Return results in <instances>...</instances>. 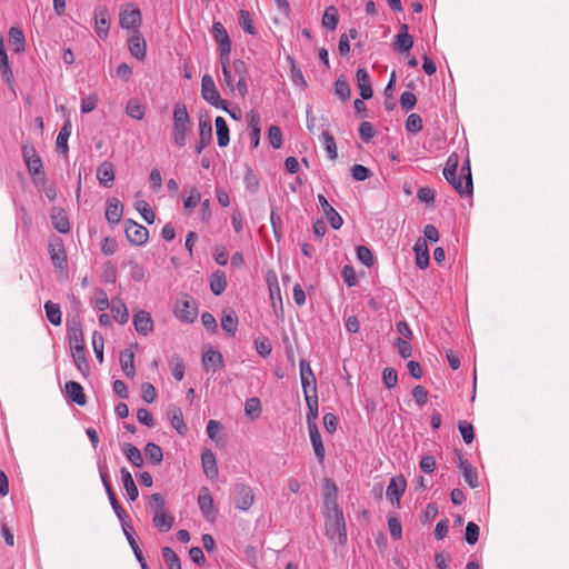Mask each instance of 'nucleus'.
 Returning a JSON list of instances; mask_svg holds the SVG:
<instances>
[{
	"label": "nucleus",
	"instance_id": "nucleus-1",
	"mask_svg": "<svg viewBox=\"0 0 569 569\" xmlns=\"http://www.w3.org/2000/svg\"><path fill=\"white\" fill-rule=\"evenodd\" d=\"M458 156L452 153L448 157L443 168V177L449 184L460 194V197L472 196L473 182L471 174L470 160L467 158L460 168V176L457 177Z\"/></svg>",
	"mask_w": 569,
	"mask_h": 569
},
{
	"label": "nucleus",
	"instance_id": "nucleus-2",
	"mask_svg": "<svg viewBox=\"0 0 569 569\" xmlns=\"http://www.w3.org/2000/svg\"><path fill=\"white\" fill-rule=\"evenodd\" d=\"M326 536L333 542L347 543L346 521L342 509L328 510L325 513Z\"/></svg>",
	"mask_w": 569,
	"mask_h": 569
},
{
	"label": "nucleus",
	"instance_id": "nucleus-3",
	"mask_svg": "<svg viewBox=\"0 0 569 569\" xmlns=\"http://www.w3.org/2000/svg\"><path fill=\"white\" fill-rule=\"evenodd\" d=\"M173 141L178 147L186 146L187 134L191 131L192 122L184 104L176 103L173 108Z\"/></svg>",
	"mask_w": 569,
	"mask_h": 569
},
{
	"label": "nucleus",
	"instance_id": "nucleus-4",
	"mask_svg": "<svg viewBox=\"0 0 569 569\" xmlns=\"http://www.w3.org/2000/svg\"><path fill=\"white\" fill-rule=\"evenodd\" d=\"M201 97L212 107L228 111L227 101L221 98L210 74H204L201 79Z\"/></svg>",
	"mask_w": 569,
	"mask_h": 569
},
{
	"label": "nucleus",
	"instance_id": "nucleus-5",
	"mask_svg": "<svg viewBox=\"0 0 569 569\" xmlns=\"http://www.w3.org/2000/svg\"><path fill=\"white\" fill-rule=\"evenodd\" d=\"M142 22L141 11L132 3L123 6L119 13V23L122 29L139 30Z\"/></svg>",
	"mask_w": 569,
	"mask_h": 569
},
{
	"label": "nucleus",
	"instance_id": "nucleus-6",
	"mask_svg": "<svg viewBox=\"0 0 569 569\" xmlns=\"http://www.w3.org/2000/svg\"><path fill=\"white\" fill-rule=\"evenodd\" d=\"M21 151L28 172L31 176L33 183L38 184L37 176L42 173L43 170L42 160L37 153L34 147L31 144H23Z\"/></svg>",
	"mask_w": 569,
	"mask_h": 569
},
{
	"label": "nucleus",
	"instance_id": "nucleus-7",
	"mask_svg": "<svg viewBox=\"0 0 569 569\" xmlns=\"http://www.w3.org/2000/svg\"><path fill=\"white\" fill-rule=\"evenodd\" d=\"M174 315L181 322L191 323L196 320L198 309L189 295H184L177 300Z\"/></svg>",
	"mask_w": 569,
	"mask_h": 569
},
{
	"label": "nucleus",
	"instance_id": "nucleus-8",
	"mask_svg": "<svg viewBox=\"0 0 569 569\" xmlns=\"http://www.w3.org/2000/svg\"><path fill=\"white\" fill-rule=\"evenodd\" d=\"M49 253L54 268L66 270L68 267L67 253L63 241L60 237L53 236L49 239Z\"/></svg>",
	"mask_w": 569,
	"mask_h": 569
},
{
	"label": "nucleus",
	"instance_id": "nucleus-9",
	"mask_svg": "<svg viewBox=\"0 0 569 569\" xmlns=\"http://www.w3.org/2000/svg\"><path fill=\"white\" fill-rule=\"evenodd\" d=\"M124 233L128 241L134 246L144 244L149 238L148 229L131 219H128L124 222Z\"/></svg>",
	"mask_w": 569,
	"mask_h": 569
},
{
	"label": "nucleus",
	"instance_id": "nucleus-10",
	"mask_svg": "<svg viewBox=\"0 0 569 569\" xmlns=\"http://www.w3.org/2000/svg\"><path fill=\"white\" fill-rule=\"evenodd\" d=\"M254 501V493L250 486L238 483L234 487V506L237 509L247 511Z\"/></svg>",
	"mask_w": 569,
	"mask_h": 569
},
{
	"label": "nucleus",
	"instance_id": "nucleus-11",
	"mask_svg": "<svg viewBox=\"0 0 569 569\" xmlns=\"http://www.w3.org/2000/svg\"><path fill=\"white\" fill-rule=\"evenodd\" d=\"M212 141V126L211 120L208 116H201L199 118V140L194 146V151L200 154L203 149L209 146Z\"/></svg>",
	"mask_w": 569,
	"mask_h": 569
},
{
	"label": "nucleus",
	"instance_id": "nucleus-12",
	"mask_svg": "<svg viewBox=\"0 0 569 569\" xmlns=\"http://www.w3.org/2000/svg\"><path fill=\"white\" fill-rule=\"evenodd\" d=\"M94 31L100 39H106L109 36L110 29V14L104 6H99L94 9Z\"/></svg>",
	"mask_w": 569,
	"mask_h": 569
},
{
	"label": "nucleus",
	"instance_id": "nucleus-13",
	"mask_svg": "<svg viewBox=\"0 0 569 569\" xmlns=\"http://www.w3.org/2000/svg\"><path fill=\"white\" fill-rule=\"evenodd\" d=\"M67 336L69 339V345H70L71 351L78 350V348H80V349L86 348L80 320L72 319V321H68Z\"/></svg>",
	"mask_w": 569,
	"mask_h": 569
},
{
	"label": "nucleus",
	"instance_id": "nucleus-14",
	"mask_svg": "<svg viewBox=\"0 0 569 569\" xmlns=\"http://www.w3.org/2000/svg\"><path fill=\"white\" fill-rule=\"evenodd\" d=\"M127 42L132 57L138 60H143L146 58L147 44L139 30H134V32L129 36Z\"/></svg>",
	"mask_w": 569,
	"mask_h": 569
},
{
	"label": "nucleus",
	"instance_id": "nucleus-15",
	"mask_svg": "<svg viewBox=\"0 0 569 569\" xmlns=\"http://www.w3.org/2000/svg\"><path fill=\"white\" fill-rule=\"evenodd\" d=\"M406 486H407V482H406V479L400 476V477H392L388 487H387V490H386V497L387 499L391 502V503H397L399 505L400 503V499L402 497V495L405 493V490H406Z\"/></svg>",
	"mask_w": 569,
	"mask_h": 569
},
{
	"label": "nucleus",
	"instance_id": "nucleus-16",
	"mask_svg": "<svg viewBox=\"0 0 569 569\" xmlns=\"http://www.w3.org/2000/svg\"><path fill=\"white\" fill-rule=\"evenodd\" d=\"M318 202L327 217L332 229L338 230L341 228L343 220L336 209L328 202L323 194H318Z\"/></svg>",
	"mask_w": 569,
	"mask_h": 569
},
{
	"label": "nucleus",
	"instance_id": "nucleus-17",
	"mask_svg": "<svg viewBox=\"0 0 569 569\" xmlns=\"http://www.w3.org/2000/svg\"><path fill=\"white\" fill-rule=\"evenodd\" d=\"M456 456L459 460L458 465L462 471L466 483L472 489L477 488L479 486V482L476 468H473L467 459L462 458L460 451L456 450Z\"/></svg>",
	"mask_w": 569,
	"mask_h": 569
},
{
	"label": "nucleus",
	"instance_id": "nucleus-18",
	"mask_svg": "<svg viewBox=\"0 0 569 569\" xmlns=\"http://www.w3.org/2000/svg\"><path fill=\"white\" fill-rule=\"evenodd\" d=\"M132 321L139 335L147 336L153 330V320L150 313L144 310L134 312Z\"/></svg>",
	"mask_w": 569,
	"mask_h": 569
},
{
	"label": "nucleus",
	"instance_id": "nucleus-19",
	"mask_svg": "<svg viewBox=\"0 0 569 569\" xmlns=\"http://www.w3.org/2000/svg\"><path fill=\"white\" fill-rule=\"evenodd\" d=\"M123 213V204L118 198H109L106 202V219L109 224L114 226L120 222Z\"/></svg>",
	"mask_w": 569,
	"mask_h": 569
},
{
	"label": "nucleus",
	"instance_id": "nucleus-20",
	"mask_svg": "<svg viewBox=\"0 0 569 569\" xmlns=\"http://www.w3.org/2000/svg\"><path fill=\"white\" fill-rule=\"evenodd\" d=\"M71 131H72V123H71V120L70 119H67L58 136H57V140H56V150L59 154H62L64 157L68 156V152H69V146H68V140L71 136Z\"/></svg>",
	"mask_w": 569,
	"mask_h": 569
},
{
	"label": "nucleus",
	"instance_id": "nucleus-21",
	"mask_svg": "<svg viewBox=\"0 0 569 569\" xmlns=\"http://www.w3.org/2000/svg\"><path fill=\"white\" fill-rule=\"evenodd\" d=\"M202 366L206 371H212L213 373L223 368V357L221 352L209 349L202 355Z\"/></svg>",
	"mask_w": 569,
	"mask_h": 569
},
{
	"label": "nucleus",
	"instance_id": "nucleus-22",
	"mask_svg": "<svg viewBox=\"0 0 569 569\" xmlns=\"http://www.w3.org/2000/svg\"><path fill=\"white\" fill-rule=\"evenodd\" d=\"M299 367H300V381H301V387H302L303 393H306V391H308V388L310 386L312 387V391L316 393L317 392V381H316V377L312 372V369H311L309 362L306 359H301L299 362Z\"/></svg>",
	"mask_w": 569,
	"mask_h": 569
},
{
	"label": "nucleus",
	"instance_id": "nucleus-23",
	"mask_svg": "<svg viewBox=\"0 0 569 569\" xmlns=\"http://www.w3.org/2000/svg\"><path fill=\"white\" fill-rule=\"evenodd\" d=\"M337 493L338 488L336 483L332 480L326 478L323 485V502L326 511L341 509L337 502Z\"/></svg>",
	"mask_w": 569,
	"mask_h": 569
},
{
	"label": "nucleus",
	"instance_id": "nucleus-24",
	"mask_svg": "<svg viewBox=\"0 0 569 569\" xmlns=\"http://www.w3.org/2000/svg\"><path fill=\"white\" fill-rule=\"evenodd\" d=\"M0 73L3 79V81L12 88L14 79H13V72L10 68L8 54L4 47V41L2 38H0Z\"/></svg>",
	"mask_w": 569,
	"mask_h": 569
},
{
	"label": "nucleus",
	"instance_id": "nucleus-25",
	"mask_svg": "<svg viewBox=\"0 0 569 569\" xmlns=\"http://www.w3.org/2000/svg\"><path fill=\"white\" fill-rule=\"evenodd\" d=\"M116 178L114 167L110 161H103L97 168V179L103 187H111Z\"/></svg>",
	"mask_w": 569,
	"mask_h": 569
},
{
	"label": "nucleus",
	"instance_id": "nucleus-26",
	"mask_svg": "<svg viewBox=\"0 0 569 569\" xmlns=\"http://www.w3.org/2000/svg\"><path fill=\"white\" fill-rule=\"evenodd\" d=\"M67 397L78 406H84L87 403V397L83 392L82 386L77 381H68L64 386Z\"/></svg>",
	"mask_w": 569,
	"mask_h": 569
},
{
	"label": "nucleus",
	"instance_id": "nucleus-27",
	"mask_svg": "<svg viewBox=\"0 0 569 569\" xmlns=\"http://www.w3.org/2000/svg\"><path fill=\"white\" fill-rule=\"evenodd\" d=\"M238 316L233 309H223L221 317V327L229 337H234L238 328Z\"/></svg>",
	"mask_w": 569,
	"mask_h": 569
},
{
	"label": "nucleus",
	"instance_id": "nucleus-28",
	"mask_svg": "<svg viewBox=\"0 0 569 569\" xmlns=\"http://www.w3.org/2000/svg\"><path fill=\"white\" fill-rule=\"evenodd\" d=\"M359 93L363 100L372 98L373 91L369 73L365 68H359L356 73Z\"/></svg>",
	"mask_w": 569,
	"mask_h": 569
},
{
	"label": "nucleus",
	"instance_id": "nucleus-29",
	"mask_svg": "<svg viewBox=\"0 0 569 569\" xmlns=\"http://www.w3.org/2000/svg\"><path fill=\"white\" fill-rule=\"evenodd\" d=\"M167 415L170 419L171 427L174 428L179 435L184 436L188 428L183 421L182 410L172 405L168 408Z\"/></svg>",
	"mask_w": 569,
	"mask_h": 569
},
{
	"label": "nucleus",
	"instance_id": "nucleus-30",
	"mask_svg": "<svg viewBox=\"0 0 569 569\" xmlns=\"http://www.w3.org/2000/svg\"><path fill=\"white\" fill-rule=\"evenodd\" d=\"M51 222L53 228L60 233L70 231L69 219L63 209L54 207L51 213Z\"/></svg>",
	"mask_w": 569,
	"mask_h": 569
},
{
	"label": "nucleus",
	"instance_id": "nucleus-31",
	"mask_svg": "<svg viewBox=\"0 0 569 569\" xmlns=\"http://www.w3.org/2000/svg\"><path fill=\"white\" fill-rule=\"evenodd\" d=\"M211 33H212L214 41L218 44V49L219 48H232V42L228 34V31L221 22H219V21L213 22Z\"/></svg>",
	"mask_w": 569,
	"mask_h": 569
},
{
	"label": "nucleus",
	"instance_id": "nucleus-32",
	"mask_svg": "<svg viewBox=\"0 0 569 569\" xmlns=\"http://www.w3.org/2000/svg\"><path fill=\"white\" fill-rule=\"evenodd\" d=\"M201 465L207 477L213 479L218 476L217 460L211 450L206 449L201 453Z\"/></svg>",
	"mask_w": 569,
	"mask_h": 569
},
{
	"label": "nucleus",
	"instance_id": "nucleus-33",
	"mask_svg": "<svg viewBox=\"0 0 569 569\" xmlns=\"http://www.w3.org/2000/svg\"><path fill=\"white\" fill-rule=\"evenodd\" d=\"M305 400L308 407L307 413V426L309 427H318L316 420L318 418V396L317 392L313 395H309L308 391L305 393Z\"/></svg>",
	"mask_w": 569,
	"mask_h": 569
},
{
	"label": "nucleus",
	"instance_id": "nucleus-34",
	"mask_svg": "<svg viewBox=\"0 0 569 569\" xmlns=\"http://www.w3.org/2000/svg\"><path fill=\"white\" fill-rule=\"evenodd\" d=\"M119 361L126 377L133 378L136 375L134 352L131 349H124L120 352Z\"/></svg>",
	"mask_w": 569,
	"mask_h": 569
},
{
	"label": "nucleus",
	"instance_id": "nucleus-35",
	"mask_svg": "<svg viewBox=\"0 0 569 569\" xmlns=\"http://www.w3.org/2000/svg\"><path fill=\"white\" fill-rule=\"evenodd\" d=\"M416 253V264L420 269H426L429 266V250L427 242L422 239H418L413 246Z\"/></svg>",
	"mask_w": 569,
	"mask_h": 569
},
{
	"label": "nucleus",
	"instance_id": "nucleus-36",
	"mask_svg": "<svg viewBox=\"0 0 569 569\" xmlns=\"http://www.w3.org/2000/svg\"><path fill=\"white\" fill-rule=\"evenodd\" d=\"M120 473H121V480L123 483V488L128 495L129 500H131V501L137 500V498L139 496V491H138V488L134 483V480H133L130 471L126 467H122L120 469Z\"/></svg>",
	"mask_w": 569,
	"mask_h": 569
},
{
	"label": "nucleus",
	"instance_id": "nucleus-37",
	"mask_svg": "<svg viewBox=\"0 0 569 569\" xmlns=\"http://www.w3.org/2000/svg\"><path fill=\"white\" fill-rule=\"evenodd\" d=\"M227 277L224 271L216 270L210 276V290L214 296H220L227 288Z\"/></svg>",
	"mask_w": 569,
	"mask_h": 569
},
{
	"label": "nucleus",
	"instance_id": "nucleus-38",
	"mask_svg": "<svg viewBox=\"0 0 569 569\" xmlns=\"http://www.w3.org/2000/svg\"><path fill=\"white\" fill-rule=\"evenodd\" d=\"M111 313L113 319L120 325H124L129 320V311L127 309V306L120 298L112 299Z\"/></svg>",
	"mask_w": 569,
	"mask_h": 569
},
{
	"label": "nucleus",
	"instance_id": "nucleus-39",
	"mask_svg": "<svg viewBox=\"0 0 569 569\" xmlns=\"http://www.w3.org/2000/svg\"><path fill=\"white\" fill-rule=\"evenodd\" d=\"M308 430H309L310 441L313 447L315 455H316L318 461L320 463H322L325 460L326 451H325V447L322 443V439H321L319 429H318V427H309Z\"/></svg>",
	"mask_w": 569,
	"mask_h": 569
},
{
	"label": "nucleus",
	"instance_id": "nucleus-40",
	"mask_svg": "<svg viewBox=\"0 0 569 569\" xmlns=\"http://www.w3.org/2000/svg\"><path fill=\"white\" fill-rule=\"evenodd\" d=\"M198 506H199L201 512L206 517H209L213 513V509H214L213 498H212L211 493L209 492V489L206 487L201 488L199 491Z\"/></svg>",
	"mask_w": 569,
	"mask_h": 569
},
{
	"label": "nucleus",
	"instance_id": "nucleus-41",
	"mask_svg": "<svg viewBox=\"0 0 569 569\" xmlns=\"http://www.w3.org/2000/svg\"><path fill=\"white\" fill-rule=\"evenodd\" d=\"M214 126H216V134H217L218 146L220 148L227 147L229 144L230 137H229V128H228L226 120L222 117H217L214 119Z\"/></svg>",
	"mask_w": 569,
	"mask_h": 569
},
{
	"label": "nucleus",
	"instance_id": "nucleus-42",
	"mask_svg": "<svg viewBox=\"0 0 569 569\" xmlns=\"http://www.w3.org/2000/svg\"><path fill=\"white\" fill-rule=\"evenodd\" d=\"M71 356L77 369L81 372V375L87 378L90 373V365L86 356V348L78 350H72Z\"/></svg>",
	"mask_w": 569,
	"mask_h": 569
},
{
	"label": "nucleus",
	"instance_id": "nucleus-43",
	"mask_svg": "<svg viewBox=\"0 0 569 569\" xmlns=\"http://www.w3.org/2000/svg\"><path fill=\"white\" fill-rule=\"evenodd\" d=\"M174 523V517L167 512L156 513L152 519V525L160 532L169 531Z\"/></svg>",
	"mask_w": 569,
	"mask_h": 569
},
{
	"label": "nucleus",
	"instance_id": "nucleus-44",
	"mask_svg": "<svg viewBox=\"0 0 569 569\" xmlns=\"http://www.w3.org/2000/svg\"><path fill=\"white\" fill-rule=\"evenodd\" d=\"M9 42L13 46L16 53L23 52L26 46L23 31L18 27H11L9 30Z\"/></svg>",
	"mask_w": 569,
	"mask_h": 569
},
{
	"label": "nucleus",
	"instance_id": "nucleus-45",
	"mask_svg": "<svg viewBox=\"0 0 569 569\" xmlns=\"http://www.w3.org/2000/svg\"><path fill=\"white\" fill-rule=\"evenodd\" d=\"M338 22H339L338 9L335 6H329L328 8H326V10L323 12V17H322V26L326 29L333 31V30H336Z\"/></svg>",
	"mask_w": 569,
	"mask_h": 569
},
{
	"label": "nucleus",
	"instance_id": "nucleus-46",
	"mask_svg": "<svg viewBox=\"0 0 569 569\" xmlns=\"http://www.w3.org/2000/svg\"><path fill=\"white\" fill-rule=\"evenodd\" d=\"M46 317L48 321H50L53 326H60L62 322V313L60 306L52 301H47L44 303Z\"/></svg>",
	"mask_w": 569,
	"mask_h": 569
},
{
	"label": "nucleus",
	"instance_id": "nucleus-47",
	"mask_svg": "<svg viewBox=\"0 0 569 569\" xmlns=\"http://www.w3.org/2000/svg\"><path fill=\"white\" fill-rule=\"evenodd\" d=\"M144 456L152 465H160L163 459V452L160 446L154 442H148L144 447Z\"/></svg>",
	"mask_w": 569,
	"mask_h": 569
},
{
	"label": "nucleus",
	"instance_id": "nucleus-48",
	"mask_svg": "<svg viewBox=\"0 0 569 569\" xmlns=\"http://www.w3.org/2000/svg\"><path fill=\"white\" fill-rule=\"evenodd\" d=\"M123 455L134 466L141 467L143 465V458L140 450L132 443L123 445Z\"/></svg>",
	"mask_w": 569,
	"mask_h": 569
},
{
	"label": "nucleus",
	"instance_id": "nucleus-49",
	"mask_svg": "<svg viewBox=\"0 0 569 569\" xmlns=\"http://www.w3.org/2000/svg\"><path fill=\"white\" fill-rule=\"evenodd\" d=\"M413 46V38L409 32H399L395 37V49L401 53L408 52Z\"/></svg>",
	"mask_w": 569,
	"mask_h": 569
},
{
	"label": "nucleus",
	"instance_id": "nucleus-50",
	"mask_svg": "<svg viewBox=\"0 0 569 569\" xmlns=\"http://www.w3.org/2000/svg\"><path fill=\"white\" fill-rule=\"evenodd\" d=\"M161 555L168 569H181L180 558L170 547H162Z\"/></svg>",
	"mask_w": 569,
	"mask_h": 569
},
{
	"label": "nucleus",
	"instance_id": "nucleus-51",
	"mask_svg": "<svg viewBox=\"0 0 569 569\" xmlns=\"http://www.w3.org/2000/svg\"><path fill=\"white\" fill-rule=\"evenodd\" d=\"M126 113L136 120H141L144 117V107L137 99H130L126 106Z\"/></svg>",
	"mask_w": 569,
	"mask_h": 569
},
{
	"label": "nucleus",
	"instance_id": "nucleus-52",
	"mask_svg": "<svg viewBox=\"0 0 569 569\" xmlns=\"http://www.w3.org/2000/svg\"><path fill=\"white\" fill-rule=\"evenodd\" d=\"M288 62L290 63V77L292 82L298 87H307V82L305 80L303 73L300 68H298L295 59L290 56L287 57Z\"/></svg>",
	"mask_w": 569,
	"mask_h": 569
},
{
	"label": "nucleus",
	"instance_id": "nucleus-53",
	"mask_svg": "<svg viewBox=\"0 0 569 569\" xmlns=\"http://www.w3.org/2000/svg\"><path fill=\"white\" fill-rule=\"evenodd\" d=\"M134 208L137 211L140 212L142 218L148 224H152L156 219V214L153 210L151 209L150 204L144 200H138L134 202Z\"/></svg>",
	"mask_w": 569,
	"mask_h": 569
},
{
	"label": "nucleus",
	"instance_id": "nucleus-54",
	"mask_svg": "<svg viewBox=\"0 0 569 569\" xmlns=\"http://www.w3.org/2000/svg\"><path fill=\"white\" fill-rule=\"evenodd\" d=\"M239 24L249 34L256 36L258 33L257 28L253 24L250 12L241 9L239 10Z\"/></svg>",
	"mask_w": 569,
	"mask_h": 569
},
{
	"label": "nucleus",
	"instance_id": "nucleus-55",
	"mask_svg": "<svg viewBox=\"0 0 569 569\" xmlns=\"http://www.w3.org/2000/svg\"><path fill=\"white\" fill-rule=\"evenodd\" d=\"M335 93L343 101L350 98V86L345 76H339L335 83Z\"/></svg>",
	"mask_w": 569,
	"mask_h": 569
},
{
	"label": "nucleus",
	"instance_id": "nucleus-56",
	"mask_svg": "<svg viewBox=\"0 0 569 569\" xmlns=\"http://www.w3.org/2000/svg\"><path fill=\"white\" fill-rule=\"evenodd\" d=\"M321 140L325 144V149L328 152V156L331 160L337 159V146L332 134L329 131H323L321 134Z\"/></svg>",
	"mask_w": 569,
	"mask_h": 569
},
{
	"label": "nucleus",
	"instance_id": "nucleus-57",
	"mask_svg": "<svg viewBox=\"0 0 569 569\" xmlns=\"http://www.w3.org/2000/svg\"><path fill=\"white\" fill-rule=\"evenodd\" d=\"M422 129V119L417 113H410L406 120V130L411 134H417Z\"/></svg>",
	"mask_w": 569,
	"mask_h": 569
},
{
	"label": "nucleus",
	"instance_id": "nucleus-58",
	"mask_svg": "<svg viewBox=\"0 0 569 569\" xmlns=\"http://www.w3.org/2000/svg\"><path fill=\"white\" fill-rule=\"evenodd\" d=\"M268 140H269V143L272 146V148L279 149L281 147L282 132L278 126L272 124L268 128Z\"/></svg>",
	"mask_w": 569,
	"mask_h": 569
},
{
	"label": "nucleus",
	"instance_id": "nucleus-59",
	"mask_svg": "<svg viewBox=\"0 0 569 569\" xmlns=\"http://www.w3.org/2000/svg\"><path fill=\"white\" fill-rule=\"evenodd\" d=\"M244 412L249 417H258L261 412V402L259 398L252 397L244 403Z\"/></svg>",
	"mask_w": 569,
	"mask_h": 569
},
{
	"label": "nucleus",
	"instance_id": "nucleus-60",
	"mask_svg": "<svg viewBox=\"0 0 569 569\" xmlns=\"http://www.w3.org/2000/svg\"><path fill=\"white\" fill-rule=\"evenodd\" d=\"M479 539V526L472 521H469L466 526L465 540L469 545L477 543Z\"/></svg>",
	"mask_w": 569,
	"mask_h": 569
},
{
	"label": "nucleus",
	"instance_id": "nucleus-61",
	"mask_svg": "<svg viewBox=\"0 0 569 569\" xmlns=\"http://www.w3.org/2000/svg\"><path fill=\"white\" fill-rule=\"evenodd\" d=\"M351 176L356 181H365L372 176V171L362 164H353L351 167Z\"/></svg>",
	"mask_w": 569,
	"mask_h": 569
},
{
	"label": "nucleus",
	"instance_id": "nucleus-62",
	"mask_svg": "<svg viewBox=\"0 0 569 569\" xmlns=\"http://www.w3.org/2000/svg\"><path fill=\"white\" fill-rule=\"evenodd\" d=\"M382 382L388 389H392L397 386L398 375L393 368H385L382 371Z\"/></svg>",
	"mask_w": 569,
	"mask_h": 569
},
{
	"label": "nucleus",
	"instance_id": "nucleus-63",
	"mask_svg": "<svg viewBox=\"0 0 569 569\" xmlns=\"http://www.w3.org/2000/svg\"><path fill=\"white\" fill-rule=\"evenodd\" d=\"M357 258L366 267H371L373 264V254L371 250L365 246H359L357 248Z\"/></svg>",
	"mask_w": 569,
	"mask_h": 569
},
{
	"label": "nucleus",
	"instance_id": "nucleus-64",
	"mask_svg": "<svg viewBox=\"0 0 569 569\" xmlns=\"http://www.w3.org/2000/svg\"><path fill=\"white\" fill-rule=\"evenodd\" d=\"M458 429L462 436V439L463 441L469 445L475 439V431H473V427L467 422V421H460L458 423Z\"/></svg>",
	"mask_w": 569,
	"mask_h": 569
}]
</instances>
